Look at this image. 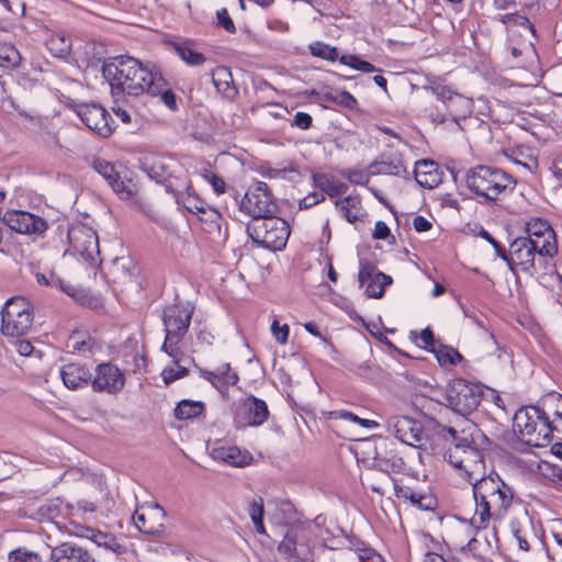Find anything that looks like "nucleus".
<instances>
[{
  "label": "nucleus",
  "mask_w": 562,
  "mask_h": 562,
  "mask_svg": "<svg viewBox=\"0 0 562 562\" xmlns=\"http://www.w3.org/2000/svg\"><path fill=\"white\" fill-rule=\"evenodd\" d=\"M473 428V425H469L460 432L452 427L447 428L452 445L443 458L472 485L475 509L470 524L481 530L486 529L491 522H499L506 517L513 505L514 492L498 474L485 475L483 454L470 439Z\"/></svg>",
  "instance_id": "f257e3e1"
},
{
  "label": "nucleus",
  "mask_w": 562,
  "mask_h": 562,
  "mask_svg": "<svg viewBox=\"0 0 562 562\" xmlns=\"http://www.w3.org/2000/svg\"><path fill=\"white\" fill-rule=\"evenodd\" d=\"M102 75L111 87L114 98L144 93L156 95L165 85V79L156 66L144 65L140 60L119 55L109 57L102 65Z\"/></svg>",
  "instance_id": "f03ea898"
},
{
  "label": "nucleus",
  "mask_w": 562,
  "mask_h": 562,
  "mask_svg": "<svg viewBox=\"0 0 562 562\" xmlns=\"http://www.w3.org/2000/svg\"><path fill=\"white\" fill-rule=\"evenodd\" d=\"M553 428L548 414L537 406L521 407L514 416V430L529 446H547L552 439Z\"/></svg>",
  "instance_id": "7ed1b4c3"
},
{
  "label": "nucleus",
  "mask_w": 562,
  "mask_h": 562,
  "mask_svg": "<svg viewBox=\"0 0 562 562\" xmlns=\"http://www.w3.org/2000/svg\"><path fill=\"white\" fill-rule=\"evenodd\" d=\"M467 187L476 195L494 201L502 193L513 191L515 181L510 175L498 168L476 166L467 173Z\"/></svg>",
  "instance_id": "20e7f679"
},
{
  "label": "nucleus",
  "mask_w": 562,
  "mask_h": 562,
  "mask_svg": "<svg viewBox=\"0 0 562 562\" xmlns=\"http://www.w3.org/2000/svg\"><path fill=\"white\" fill-rule=\"evenodd\" d=\"M193 307L189 304H173L164 310L165 341L161 349L172 358L175 363L180 360L179 342L183 339L191 324Z\"/></svg>",
  "instance_id": "39448f33"
},
{
  "label": "nucleus",
  "mask_w": 562,
  "mask_h": 562,
  "mask_svg": "<svg viewBox=\"0 0 562 562\" xmlns=\"http://www.w3.org/2000/svg\"><path fill=\"white\" fill-rule=\"evenodd\" d=\"M34 322L31 302L23 296L9 299L1 311V333L5 337L20 338L29 334Z\"/></svg>",
  "instance_id": "423d86ee"
},
{
  "label": "nucleus",
  "mask_w": 562,
  "mask_h": 562,
  "mask_svg": "<svg viewBox=\"0 0 562 562\" xmlns=\"http://www.w3.org/2000/svg\"><path fill=\"white\" fill-rule=\"evenodd\" d=\"M553 256L544 254L537 245L524 237H518L509 245L510 267L516 266L521 271L529 274H538L544 272L548 268H552L550 262Z\"/></svg>",
  "instance_id": "0eeeda50"
},
{
  "label": "nucleus",
  "mask_w": 562,
  "mask_h": 562,
  "mask_svg": "<svg viewBox=\"0 0 562 562\" xmlns=\"http://www.w3.org/2000/svg\"><path fill=\"white\" fill-rule=\"evenodd\" d=\"M240 212L252 220H265L277 214L278 205L268 188L262 181H257L248 188L239 203Z\"/></svg>",
  "instance_id": "6e6552de"
},
{
  "label": "nucleus",
  "mask_w": 562,
  "mask_h": 562,
  "mask_svg": "<svg viewBox=\"0 0 562 562\" xmlns=\"http://www.w3.org/2000/svg\"><path fill=\"white\" fill-rule=\"evenodd\" d=\"M247 232L254 241L273 250L282 249L290 235L286 222L276 214L248 225Z\"/></svg>",
  "instance_id": "1a4fd4ad"
},
{
  "label": "nucleus",
  "mask_w": 562,
  "mask_h": 562,
  "mask_svg": "<svg viewBox=\"0 0 562 562\" xmlns=\"http://www.w3.org/2000/svg\"><path fill=\"white\" fill-rule=\"evenodd\" d=\"M424 89L430 90L443 103L458 128H461L460 120L467 119L473 112V101L471 98L452 91L450 87L442 85L437 79H428V85Z\"/></svg>",
  "instance_id": "9d476101"
},
{
  "label": "nucleus",
  "mask_w": 562,
  "mask_h": 562,
  "mask_svg": "<svg viewBox=\"0 0 562 562\" xmlns=\"http://www.w3.org/2000/svg\"><path fill=\"white\" fill-rule=\"evenodd\" d=\"M481 390L479 386L457 379L448 384L445 393L447 406L456 413L465 416L476 409L481 402Z\"/></svg>",
  "instance_id": "9b49d317"
},
{
  "label": "nucleus",
  "mask_w": 562,
  "mask_h": 562,
  "mask_svg": "<svg viewBox=\"0 0 562 562\" xmlns=\"http://www.w3.org/2000/svg\"><path fill=\"white\" fill-rule=\"evenodd\" d=\"M93 169L105 179L112 190L123 200L131 199L136 193V186L126 176L122 165H116L101 158L92 162Z\"/></svg>",
  "instance_id": "f8f14e48"
},
{
  "label": "nucleus",
  "mask_w": 562,
  "mask_h": 562,
  "mask_svg": "<svg viewBox=\"0 0 562 562\" xmlns=\"http://www.w3.org/2000/svg\"><path fill=\"white\" fill-rule=\"evenodd\" d=\"M68 239L74 250L89 262H97L100 255L97 233L89 226L78 224L68 231Z\"/></svg>",
  "instance_id": "ddd939ff"
},
{
  "label": "nucleus",
  "mask_w": 562,
  "mask_h": 562,
  "mask_svg": "<svg viewBox=\"0 0 562 562\" xmlns=\"http://www.w3.org/2000/svg\"><path fill=\"white\" fill-rule=\"evenodd\" d=\"M268 416L269 411L266 402L255 396H248L238 402L234 414V423L237 428L260 426L268 419Z\"/></svg>",
  "instance_id": "4468645a"
},
{
  "label": "nucleus",
  "mask_w": 562,
  "mask_h": 562,
  "mask_svg": "<svg viewBox=\"0 0 562 562\" xmlns=\"http://www.w3.org/2000/svg\"><path fill=\"white\" fill-rule=\"evenodd\" d=\"M2 221L10 229L25 235H43L48 228L43 217L26 211L9 210Z\"/></svg>",
  "instance_id": "2eb2a0df"
},
{
  "label": "nucleus",
  "mask_w": 562,
  "mask_h": 562,
  "mask_svg": "<svg viewBox=\"0 0 562 562\" xmlns=\"http://www.w3.org/2000/svg\"><path fill=\"white\" fill-rule=\"evenodd\" d=\"M526 233L527 236L524 238L537 245L544 254L553 257L558 254L555 233L547 221L539 217L530 218L526 223Z\"/></svg>",
  "instance_id": "dca6fc26"
},
{
  "label": "nucleus",
  "mask_w": 562,
  "mask_h": 562,
  "mask_svg": "<svg viewBox=\"0 0 562 562\" xmlns=\"http://www.w3.org/2000/svg\"><path fill=\"white\" fill-rule=\"evenodd\" d=\"M124 385L125 376L116 366L104 362L95 367V374L91 376V387L94 392L117 394Z\"/></svg>",
  "instance_id": "f3484780"
},
{
  "label": "nucleus",
  "mask_w": 562,
  "mask_h": 562,
  "mask_svg": "<svg viewBox=\"0 0 562 562\" xmlns=\"http://www.w3.org/2000/svg\"><path fill=\"white\" fill-rule=\"evenodd\" d=\"M387 430L401 442L417 447L424 438V428L420 422L407 416H391L386 420Z\"/></svg>",
  "instance_id": "a211bd4d"
},
{
  "label": "nucleus",
  "mask_w": 562,
  "mask_h": 562,
  "mask_svg": "<svg viewBox=\"0 0 562 562\" xmlns=\"http://www.w3.org/2000/svg\"><path fill=\"white\" fill-rule=\"evenodd\" d=\"M77 114L82 123L95 134L102 137H109L112 134L110 114L101 105L95 103L80 104L77 108Z\"/></svg>",
  "instance_id": "6ab92c4d"
},
{
  "label": "nucleus",
  "mask_w": 562,
  "mask_h": 562,
  "mask_svg": "<svg viewBox=\"0 0 562 562\" xmlns=\"http://www.w3.org/2000/svg\"><path fill=\"white\" fill-rule=\"evenodd\" d=\"M165 518L166 513L158 504L143 505L133 515L135 527L147 535L160 533L164 530Z\"/></svg>",
  "instance_id": "aec40b11"
},
{
  "label": "nucleus",
  "mask_w": 562,
  "mask_h": 562,
  "mask_svg": "<svg viewBox=\"0 0 562 562\" xmlns=\"http://www.w3.org/2000/svg\"><path fill=\"white\" fill-rule=\"evenodd\" d=\"M210 456L213 460L224 462L232 467L244 468L254 460L248 450H243L237 446L225 445L221 440H216L210 448Z\"/></svg>",
  "instance_id": "412c9836"
},
{
  "label": "nucleus",
  "mask_w": 562,
  "mask_h": 562,
  "mask_svg": "<svg viewBox=\"0 0 562 562\" xmlns=\"http://www.w3.org/2000/svg\"><path fill=\"white\" fill-rule=\"evenodd\" d=\"M166 189L173 194L177 203L189 212L196 214L206 213L204 201L196 195L189 179H183L176 186L170 182L166 184Z\"/></svg>",
  "instance_id": "4be33fe9"
},
{
  "label": "nucleus",
  "mask_w": 562,
  "mask_h": 562,
  "mask_svg": "<svg viewBox=\"0 0 562 562\" xmlns=\"http://www.w3.org/2000/svg\"><path fill=\"white\" fill-rule=\"evenodd\" d=\"M200 374L224 396L227 395L229 386L235 385L239 380L229 363L221 364L214 370H200Z\"/></svg>",
  "instance_id": "5701e85b"
},
{
  "label": "nucleus",
  "mask_w": 562,
  "mask_h": 562,
  "mask_svg": "<svg viewBox=\"0 0 562 562\" xmlns=\"http://www.w3.org/2000/svg\"><path fill=\"white\" fill-rule=\"evenodd\" d=\"M60 376L65 386L69 390H77L87 385H91V372L81 363H67L60 369Z\"/></svg>",
  "instance_id": "b1692460"
},
{
  "label": "nucleus",
  "mask_w": 562,
  "mask_h": 562,
  "mask_svg": "<svg viewBox=\"0 0 562 562\" xmlns=\"http://www.w3.org/2000/svg\"><path fill=\"white\" fill-rule=\"evenodd\" d=\"M50 560L53 562H95L88 550L69 542L53 548L50 550Z\"/></svg>",
  "instance_id": "393cba45"
},
{
  "label": "nucleus",
  "mask_w": 562,
  "mask_h": 562,
  "mask_svg": "<svg viewBox=\"0 0 562 562\" xmlns=\"http://www.w3.org/2000/svg\"><path fill=\"white\" fill-rule=\"evenodd\" d=\"M415 179L420 187L432 189L441 182V172L432 160H419L415 165Z\"/></svg>",
  "instance_id": "a878e982"
},
{
  "label": "nucleus",
  "mask_w": 562,
  "mask_h": 562,
  "mask_svg": "<svg viewBox=\"0 0 562 562\" xmlns=\"http://www.w3.org/2000/svg\"><path fill=\"white\" fill-rule=\"evenodd\" d=\"M179 58L190 67L202 66L206 57L198 49V44L191 40L173 42L171 44Z\"/></svg>",
  "instance_id": "bb28decb"
},
{
  "label": "nucleus",
  "mask_w": 562,
  "mask_h": 562,
  "mask_svg": "<svg viewBox=\"0 0 562 562\" xmlns=\"http://www.w3.org/2000/svg\"><path fill=\"white\" fill-rule=\"evenodd\" d=\"M386 442L381 441L379 446L375 447V456L373 459V468L376 470V472L381 474H389L391 472H397L403 468V460L400 457H396L394 454L386 456L383 454L382 450H385Z\"/></svg>",
  "instance_id": "cd10ccee"
},
{
  "label": "nucleus",
  "mask_w": 562,
  "mask_h": 562,
  "mask_svg": "<svg viewBox=\"0 0 562 562\" xmlns=\"http://www.w3.org/2000/svg\"><path fill=\"white\" fill-rule=\"evenodd\" d=\"M312 179L314 186L330 198L345 193L347 190V186L330 173L313 172Z\"/></svg>",
  "instance_id": "c85d7f7f"
},
{
  "label": "nucleus",
  "mask_w": 562,
  "mask_h": 562,
  "mask_svg": "<svg viewBox=\"0 0 562 562\" xmlns=\"http://www.w3.org/2000/svg\"><path fill=\"white\" fill-rule=\"evenodd\" d=\"M335 205L349 223H355L363 216L361 200L357 195H348L338 199Z\"/></svg>",
  "instance_id": "c756f323"
},
{
  "label": "nucleus",
  "mask_w": 562,
  "mask_h": 562,
  "mask_svg": "<svg viewBox=\"0 0 562 562\" xmlns=\"http://www.w3.org/2000/svg\"><path fill=\"white\" fill-rule=\"evenodd\" d=\"M212 81L216 90L226 98H233L237 89L232 85V74L227 67H216L212 71Z\"/></svg>",
  "instance_id": "7c9ffc66"
},
{
  "label": "nucleus",
  "mask_w": 562,
  "mask_h": 562,
  "mask_svg": "<svg viewBox=\"0 0 562 562\" xmlns=\"http://www.w3.org/2000/svg\"><path fill=\"white\" fill-rule=\"evenodd\" d=\"M348 543V549L357 554L359 562H385L384 558L364 541L350 537Z\"/></svg>",
  "instance_id": "2f4dec72"
},
{
  "label": "nucleus",
  "mask_w": 562,
  "mask_h": 562,
  "mask_svg": "<svg viewBox=\"0 0 562 562\" xmlns=\"http://www.w3.org/2000/svg\"><path fill=\"white\" fill-rule=\"evenodd\" d=\"M205 411V404L201 401L182 400L175 408L177 419H192L202 415Z\"/></svg>",
  "instance_id": "473e14b6"
},
{
  "label": "nucleus",
  "mask_w": 562,
  "mask_h": 562,
  "mask_svg": "<svg viewBox=\"0 0 562 562\" xmlns=\"http://www.w3.org/2000/svg\"><path fill=\"white\" fill-rule=\"evenodd\" d=\"M46 46L54 56L65 57L70 53L71 40L64 33H54L47 38Z\"/></svg>",
  "instance_id": "72a5a7b5"
},
{
  "label": "nucleus",
  "mask_w": 562,
  "mask_h": 562,
  "mask_svg": "<svg viewBox=\"0 0 562 562\" xmlns=\"http://www.w3.org/2000/svg\"><path fill=\"white\" fill-rule=\"evenodd\" d=\"M65 509H67V506H64L58 498L49 499L38 507V515L42 520L59 526L57 518L64 515Z\"/></svg>",
  "instance_id": "f704fd0d"
},
{
  "label": "nucleus",
  "mask_w": 562,
  "mask_h": 562,
  "mask_svg": "<svg viewBox=\"0 0 562 562\" xmlns=\"http://www.w3.org/2000/svg\"><path fill=\"white\" fill-rule=\"evenodd\" d=\"M392 283V278L385 273H378L364 284L368 297L380 299L383 296L385 288Z\"/></svg>",
  "instance_id": "c9c22d12"
},
{
  "label": "nucleus",
  "mask_w": 562,
  "mask_h": 562,
  "mask_svg": "<svg viewBox=\"0 0 562 562\" xmlns=\"http://www.w3.org/2000/svg\"><path fill=\"white\" fill-rule=\"evenodd\" d=\"M35 279L38 284L46 285L50 288H58L69 295L74 296V292H71L72 288L70 285H66L65 282L57 277L54 272H35Z\"/></svg>",
  "instance_id": "e433bc0d"
},
{
  "label": "nucleus",
  "mask_w": 562,
  "mask_h": 562,
  "mask_svg": "<svg viewBox=\"0 0 562 562\" xmlns=\"http://www.w3.org/2000/svg\"><path fill=\"white\" fill-rule=\"evenodd\" d=\"M21 55L19 50L11 44H0V67L14 68L19 66Z\"/></svg>",
  "instance_id": "4c0bfd02"
},
{
  "label": "nucleus",
  "mask_w": 562,
  "mask_h": 562,
  "mask_svg": "<svg viewBox=\"0 0 562 562\" xmlns=\"http://www.w3.org/2000/svg\"><path fill=\"white\" fill-rule=\"evenodd\" d=\"M366 483L372 492L383 495L385 493V488L391 485L392 477L389 474L374 472L367 474Z\"/></svg>",
  "instance_id": "58836bf2"
},
{
  "label": "nucleus",
  "mask_w": 562,
  "mask_h": 562,
  "mask_svg": "<svg viewBox=\"0 0 562 562\" xmlns=\"http://www.w3.org/2000/svg\"><path fill=\"white\" fill-rule=\"evenodd\" d=\"M499 21L510 27H522L529 31L532 36H535L536 34L532 23L525 15H520L517 13L503 14L499 16Z\"/></svg>",
  "instance_id": "ea45409f"
},
{
  "label": "nucleus",
  "mask_w": 562,
  "mask_h": 562,
  "mask_svg": "<svg viewBox=\"0 0 562 562\" xmlns=\"http://www.w3.org/2000/svg\"><path fill=\"white\" fill-rule=\"evenodd\" d=\"M313 56L334 61L338 58V49L323 42H314L310 46Z\"/></svg>",
  "instance_id": "a19ab883"
},
{
  "label": "nucleus",
  "mask_w": 562,
  "mask_h": 562,
  "mask_svg": "<svg viewBox=\"0 0 562 562\" xmlns=\"http://www.w3.org/2000/svg\"><path fill=\"white\" fill-rule=\"evenodd\" d=\"M403 166L397 161H375L370 166L372 175H400Z\"/></svg>",
  "instance_id": "79ce46f5"
},
{
  "label": "nucleus",
  "mask_w": 562,
  "mask_h": 562,
  "mask_svg": "<svg viewBox=\"0 0 562 562\" xmlns=\"http://www.w3.org/2000/svg\"><path fill=\"white\" fill-rule=\"evenodd\" d=\"M168 168L169 166L166 165L164 159L157 158L147 166V172L150 178L162 182L166 181L169 176Z\"/></svg>",
  "instance_id": "37998d69"
},
{
  "label": "nucleus",
  "mask_w": 562,
  "mask_h": 562,
  "mask_svg": "<svg viewBox=\"0 0 562 562\" xmlns=\"http://www.w3.org/2000/svg\"><path fill=\"white\" fill-rule=\"evenodd\" d=\"M339 61L362 72H374L376 68L369 61L362 60L356 55H342Z\"/></svg>",
  "instance_id": "c03bdc74"
},
{
  "label": "nucleus",
  "mask_w": 562,
  "mask_h": 562,
  "mask_svg": "<svg viewBox=\"0 0 562 562\" xmlns=\"http://www.w3.org/2000/svg\"><path fill=\"white\" fill-rule=\"evenodd\" d=\"M380 273L376 271V268L374 265H372L370 261L361 259L359 262V274L358 280L360 283V286H364L367 281L373 279L375 274Z\"/></svg>",
  "instance_id": "a18cd8bd"
},
{
  "label": "nucleus",
  "mask_w": 562,
  "mask_h": 562,
  "mask_svg": "<svg viewBox=\"0 0 562 562\" xmlns=\"http://www.w3.org/2000/svg\"><path fill=\"white\" fill-rule=\"evenodd\" d=\"M296 536L293 532H288L280 542L278 550L289 558H296Z\"/></svg>",
  "instance_id": "49530a36"
},
{
  "label": "nucleus",
  "mask_w": 562,
  "mask_h": 562,
  "mask_svg": "<svg viewBox=\"0 0 562 562\" xmlns=\"http://www.w3.org/2000/svg\"><path fill=\"white\" fill-rule=\"evenodd\" d=\"M10 562H41V558L37 553L29 551L26 549H16L9 554Z\"/></svg>",
  "instance_id": "de8ad7c7"
},
{
  "label": "nucleus",
  "mask_w": 562,
  "mask_h": 562,
  "mask_svg": "<svg viewBox=\"0 0 562 562\" xmlns=\"http://www.w3.org/2000/svg\"><path fill=\"white\" fill-rule=\"evenodd\" d=\"M67 347L69 349H71L72 351L86 352V351H91L92 342L90 339L89 340L81 339V337L76 334V335H72L69 337Z\"/></svg>",
  "instance_id": "09e8293b"
},
{
  "label": "nucleus",
  "mask_w": 562,
  "mask_h": 562,
  "mask_svg": "<svg viewBox=\"0 0 562 562\" xmlns=\"http://www.w3.org/2000/svg\"><path fill=\"white\" fill-rule=\"evenodd\" d=\"M167 81L165 80L164 88L155 95H160L164 104L171 111H176L178 109L176 94L167 88Z\"/></svg>",
  "instance_id": "8fccbe9b"
},
{
  "label": "nucleus",
  "mask_w": 562,
  "mask_h": 562,
  "mask_svg": "<svg viewBox=\"0 0 562 562\" xmlns=\"http://www.w3.org/2000/svg\"><path fill=\"white\" fill-rule=\"evenodd\" d=\"M263 499L261 497L255 498L248 508V514L252 522L263 519Z\"/></svg>",
  "instance_id": "3c124183"
},
{
  "label": "nucleus",
  "mask_w": 562,
  "mask_h": 562,
  "mask_svg": "<svg viewBox=\"0 0 562 562\" xmlns=\"http://www.w3.org/2000/svg\"><path fill=\"white\" fill-rule=\"evenodd\" d=\"M113 266L116 271L122 270L127 277H132L136 270V267L130 257L116 258Z\"/></svg>",
  "instance_id": "603ef678"
},
{
  "label": "nucleus",
  "mask_w": 562,
  "mask_h": 562,
  "mask_svg": "<svg viewBox=\"0 0 562 562\" xmlns=\"http://www.w3.org/2000/svg\"><path fill=\"white\" fill-rule=\"evenodd\" d=\"M216 19H217V25L223 27L226 32H228V33L236 32L235 24H234L233 20L231 19L228 11L226 9L223 8L221 10H218L216 13Z\"/></svg>",
  "instance_id": "864d4df0"
},
{
  "label": "nucleus",
  "mask_w": 562,
  "mask_h": 562,
  "mask_svg": "<svg viewBox=\"0 0 562 562\" xmlns=\"http://www.w3.org/2000/svg\"><path fill=\"white\" fill-rule=\"evenodd\" d=\"M271 333L280 345H284L289 338V326L286 324L280 326L278 321H273L271 324Z\"/></svg>",
  "instance_id": "5fc2aeb1"
},
{
  "label": "nucleus",
  "mask_w": 562,
  "mask_h": 562,
  "mask_svg": "<svg viewBox=\"0 0 562 562\" xmlns=\"http://www.w3.org/2000/svg\"><path fill=\"white\" fill-rule=\"evenodd\" d=\"M188 374V369L184 367H178L177 369H168L164 370L162 378L166 384L175 382L178 379H181Z\"/></svg>",
  "instance_id": "6e6d98bb"
},
{
  "label": "nucleus",
  "mask_w": 562,
  "mask_h": 562,
  "mask_svg": "<svg viewBox=\"0 0 562 562\" xmlns=\"http://www.w3.org/2000/svg\"><path fill=\"white\" fill-rule=\"evenodd\" d=\"M292 125L301 130H308L312 125V116L305 112H296L293 116Z\"/></svg>",
  "instance_id": "4d7b16f0"
},
{
  "label": "nucleus",
  "mask_w": 562,
  "mask_h": 562,
  "mask_svg": "<svg viewBox=\"0 0 562 562\" xmlns=\"http://www.w3.org/2000/svg\"><path fill=\"white\" fill-rule=\"evenodd\" d=\"M325 200V196L323 193H318V192H313V193H310L308 195H306L305 198H303L299 205H300V209H308V207H312L316 204H318L319 202H323Z\"/></svg>",
  "instance_id": "13d9d810"
},
{
  "label": "nucleus",
  "mask_w": 562,
  "mask_h": 562,
  "mask_svg": "<svg viewBox=\"0 0 562 562\" xmlns=\"http://www.w3.org/2000/svg\"><path fill=\"white\" fill-rule=\"evenodd\" d=\"M90 535L88 536L94 543L98 546L111 547L113 539L110 538L106 533L95 530H89Z\"/></svg>",
  "instance_id": "bf43d9fd"
},
{
  "label": "nucleus",
  "mask_w": 562,
  "mask_h": 562,
  "mask_svg": "<svg viewBox=\"0 0 562 562\" xmlns=\"http://www.w3.org/2000/svg\"><path fill=\"white\" fill-rule=\"evenodd\" d=\"M209 183L212 186V189L214 192L220 195L223 194L226 191V183L223 178L215 175H209Z\"/></svg>",
  "instance_id": "052dcab7"
},
{
  "label": "nucleus",
  "mask_w": 562,
  "mask_h": 562,
  "mask_svg": "<svg viewBox=\"0 0 562 562\" xmlns=\"http://www.w3.org/2000/svg\"><path fill=\"white\" fill-rule=\"evenodd\" d=\"M334 100L338 101L341 105L351 109L356 105L357 100L353 95H351L347 91H340L337 93V95L334 98Z\"/></svg>",
  "instance_id": "680f3d73"
},
{
  "label": "nucleus",
  "mask_w": 562,
  "mask_h": 562,
  "mask_svg": "<svg viewBox=\"0 0 562 562\" xmlns=\"http://www.w3.org/2000/svg\"><path fill=\"white\" fill-rule=\"evenodd\" d=\"M390 235V228L383 221H378L374 226L373 237L385 239Z\"/></svg>",
  "instance_id": "e2e57ef3"
},
{
  "label": "nucleus",
  "mask_w": 562,
  "mask_h": 562,
  "mask_svg": "<svg viewBox=\"0 0 562 562\" xmlns=\"http://www.w3.org/2000/svg\"><path fill=\"white\" fill-rule=\"evenodd\" d=\"M15 348L19 355L27 357L32 355L34 347L29 340H16Z\"/></svg>",
  "instance_id": "0e129e2a"
},
{
  "label": "nucleus",
  "mask_w": 562,
  "mask_h": 562,
  "mask_svg": "<svg viewBox=\"0 0 562 562\" xmlns=\"http://www.w3.org/2000/svg\"><path fill=\"white\" fill-rule=\"evenodd\" d=\"M413 226L417 232L423 233L431 228V223L423 216H416L413 221Z\"/></svg>",
  "instance_id": "69168bd1"
},
{
  "label": "nucleus",
  "mask_w": 562,
  "mask_h": 562,
  "mask_svg": "<svg viewBox=\"0 0 562 562\" xmlns=\"http://www.w3.org/2000/svg\"><path fill=\"white\" fill-rule=\"evenodd\" d=\"M454 358L460 359L461 356L457 351H452V353L441 352L438 355V360L441 364H447V363L454 364L456 363Z\"/></svg>",
  "instance_id": "338daca9"
},
{
  "label": "nucleus",
  "mask_w": 562,
  "mask_h": 562,
  "mask_svg": "<svg viewBox=\"0 0 562 562\" xmlns=\"http://www.w3.org/2000/svg\"><path fill=\"white\" fill-rule=\"evenodd\" d=\"M346 177L348 178V180L352 183H356V184H362L364 182V179H366V176L363 175L362 171H350L346 175Z\"/></svg>",
  "instance_id": "774afa93"
}]
</instances>
